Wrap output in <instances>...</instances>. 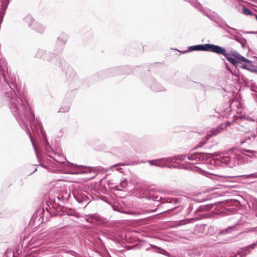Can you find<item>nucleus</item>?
<instances>
[{
	"mask_svg": "<svg viewBox=\"0 0 257 257\" xmlns=\"http://www.w3.org/2000/svg\"><path fill=\"white\" fill-rule=\"evenodd\" d=\"M0 87L3 89V101L21 127L27 131L36 155H62L50 146L41 122L32 110L26 93L16 78L9 75L3 58H0Z\"/></svg>",
	"mask_w": 257,
	"mask_h": 257,
	"instance_id": "obj_1",
	"label": "nucleus"
},
{
	"mask_svg": "<svg viewBox=\"0 0 257 257\" xmlns=\"http://www.w3.org/2000/svg\"><path fill=\"white\" fill-rule=\"evenodd\" d=\"M45 205L37 210L33 215L35 219L42 222H46L53 216H69L76 218L80 217L79 214L74 209L62 206L56 202V199L50 197L45 199Z\"/></svg>",
	"mask_w": 257,
	"mask_h": 257,
	"instance_id": "obj_2",
	"label": "nucleus"
},
{
	"mask_svg": "<svg viewBox=\"0 0 257 257\" xmlns=\"http://www.w3.org/2000/svg\"><path fill=\"white\" fill-rule=\"evenodd\" d=\"M137 197L148 200H152L159 203L157 206L159 209L164 208L162 212H171L178 209L180 212L182 207L179 204L180 199L176 197L165 198L162 197L161 193L154 188H140L137 193Z\"/></svg>",
	"mask_w": 257,
	"mask_h": 257,
	"instance_id": "obj_3",
	"label": "nucleus"
},
{
	"mask_svg": "<svg viewBox=\"0 0 257 257\" xmlns=\"http://www.w3.org/2000/svg\"><path fill=\"white\" fill-rule=\"evenodd\" d=\"M242 155L232 154L229 156L221 157L219 158L211 159L210 161V165L214 167H228L233 168L237 165L248 162L247 157L250 158H257V151L243 149L241 151Z\"/></svg>",
	"mask_w": 257,
	"mask_h": 257,
	"instance_id": "obj_4",
	"label": "nucleus"
},
{
	"mask_svg": "<svg viewBox=\"0 0 257 257\" xmlns=\"http://www.w3.org/2000/svg\"><path fill=\"white\" fill-rule=\"evenodd\" d=\"M197 205L196 202H192L189 204L187 208V213L188 214H190L194 209H195L194 214L196 215V217L184 220H181V221L183 222V224L192 223L195 220L208 218L211 216L210 213L206 212V211L211 209L213 206V204H208L204 205H201L199 207H198Z\"/></svg>",
	"mask_w": 257,
	"mask_h": 257,
	"instance_id": "obj_5",
	"label": "nucleus"
},
{
	"mask_svg": "<svg viewBox=\"0 0 257 257\" xmlns=\"http://www.w3.org/2000/svg\"><path fill=\"white\" fill-rule=\"evenodd\" d=\"M216 153H207L203 152H196L191 153L188 155L181 154L176 156L177 160L183 161L187 157V159L192 161H205L206 163L210 164V160L214 159V157L216 156Z\"/></svg>",
	"mask_w": 257,
	"mask_h": 257,
	"instance_id": "obj_6",
	"label": "nucleus"
},
{
	"mask_svg": "<svg viewBox=\"0 0 257 257\" xmlns=\"http://www.w3.org/2000/svg\"><path fill=\"white\" fill-rule=\"evenodd\" d=\"M69 39V35L62 32L60 33L59 36L57 38L56 42L54 48V51L57 53H62L64 50V47Z\"/></svg>",
	"mask_w": 257,
	"mask_h": 257,
	"instance_id": "obj_7",
	"label": "nucleus"
},
{
	"mask_svg": "<svg viewBox=\"0 0 257 257\" xmlns=\"http://www.w3.org/2000/svg\"><path fill=\"white\" fill-rule=\"evenodd\" d=\"M62 70L65 73L66 80L71 82L77 79V75L74 69L70 65L64 62L61 66Z\"/></svg>",
	"mask_w": 257,
	"mask_h": 257,
	"instance_id": "obj_8",
	"label": "nucleus"
},
{
	"mask_svg": "<svg viewBox=\"0 0 257 257\" xmlns=\"http://www.w3.org/2000/svg\"><path fill=\"white\" fill-rule=\"evenodd\" d=\"M218 45L212 44L193 45L188 47L187 51H202L211 52L215 53Z\"/></svg>",
	"mask_w": 257,
	"mask_h": 257,
	"instance_id": "obj_9",
	"label": "nucleus"
},
{
	"mask_svg": "<svg viewBox=\"0 0 257 257\" xmlns=\"http://www.w3.org/2000/svg\"><path fill=\"white\" fill-rule=\"evenodd\" d=\"M215 53L218 55H222L224 56L225 58L230 63H231L235 68H236V69H238V67L240 64V62L237 60L236 59L230 56V54L227 52L225 48L218 45Z\"/></svg>",
	"mask_w": 257,
	"mask_h": 257,
	"instance_id": "obj_10",
	"label": "nucleus"
},
{
	"mask_svg": "<svg viewBox=\"0 0 257 257\" xmlns=\"http://www.w3.org/2000/svg\"><path fill=\"white\" fill-rule=\"evenodd\" d=\"M126 68H127V66L112 68L107 69L104 71L99 72L98 73V75H100L102 78L114 76L117 74H120V72L125 70Z\"/></svg>",
	"mask_w": 257,
	"mask_h": 257,
	"instance_id": "obj_11",
	"label": "nucleus"
},
{
	"mask_svg": "<svg viewBox=\"0 0 257 257\" xmlns=\"http://www.w3.org/2000/svg\"><path fill=\"white\" fill-rule=\"evenodd\" d=\"M223 30L231 35L230 39H233L238 42H240V40L243 38L242 36L240 34V32H243V31H239L229 26L228 25L227 28Z\"/></svg>",
	"mask_w": 257,
	"mask_h": 257,
	"instance_id": "obj_12",
	"label": "nucleus"
},
{
	"mask_svg": "<svg viewBox=\"0 0 257 257\" xmlns=\"http://www.w3.org/2000/svg\"><path fill=\"white\" fill-rule=\"evenodd\" d=\"M75 199L80 204L86 203L87 204L90 202V197L91 195L86 192H76L73 194Z\"/></svg>",
	"mask_w": 257,
	"mask_h": 257,
	"instance_id": "obj_13",
	"label": "nucleus"
},
{
	"mask_svg": "<svg viewBox=\"0 0 257 257\" xmlns=\"http://www.w3.org/2000/svg\"><path fill=\"white\" fill-rule=\"evenodd\" d=\"M147 85L153 91L160 92L166 91V89L154 79L148 80Z\"/></svg>",
	"mask_w": 257,
	"mask_h": 257,
	"instance_id": "obj_14",
	"label": "nucleus"
},
{
	"mask_svg": "<svg viewBox=\"0 0 257 257\" xmlns=\"http://www.w3.org/2000/svg\"><path fill=\"white\" fill-rule=\"evenodd\" d=\"M257 247V240L250 245L241 248L238 251V254L240 257H245L247 254Z\"/></svg>",
	"mask_w": 257,
	"mask_h": 257,
	"instance_id": "obj_15",
	"label": "nucleus"
},
{
	"mask_svg": "<svg viewBox=\"0 0 257 257\" xmlns=\"http://www.w3.org/2000/svg\"><path fill=\"white\" fill-rule=\"evenodd\" d=\"M152 249L154 252L161 254H163L168 257H172V255L164 249L153 244H150L149 247L147 248V250Z\"/></svg>",
	"mask_w": 257,
	"mask_h": 257,
	"instance_id": "obj_16",
	"label": "nucleus"
},
{
	"mask_svg": "<svg viewBox=\"0 0 257 257\" xmlns=\"http://www.w3.org/2000/svg\"><path fill=\"white\" fill-rule=\"evenodd\" d=\"M186 169H189L191 170H194L196 172H198L200 173V174L206 176L207 177H209L208 175H215L214 173L212 172H208L206 170H205L204 169H202L199 167L195 166L194 165H192L191 164L189 165V166L186 167Z\"/></svg>",
	"mask_w": 257,
	"mask_h": 257,
	"instance_id": "obj_17",
	"label": "nucleus"
},
{
	"mask_svg": "<svg viewBox=\"0 0 257 257\" xmlns=\"http://www.w3.org/2000/svg\"><path fill=\"white\" fill-rule=\"evenodd\" d=\"M60 53H57L54 51L53 52L47 51L44 60L49 62L53 63L55 60L57 59L58 55Z\"/></svg>",
	"mask_w": 257,
	"mask_h": 257,
	"instance_id": "obj_18",
	"label": "nucleus"
},
{
	"mask_svg": "<svg viewBox=\"0 0 257 257\" xmlns=\"http://www.w3.org/2000/svg\"><path fill=\"white\" fill-rule=\"evenodd\" d=\"M31 29L41 34L43 33L45 31V27L37 21L34 23Z\"/></svg>",
	"mask_w": 257,
	"mask_h": 257,
	"instance_id": "obj_19",
	"label": "nucleus"
},
{
	"mask_svg": "<svg viewBox=\"0 0 257 257\" xmlns=\"http://www.w3.org/2000/svg\"><path fill=\"white\" fill-rule=\"evenodd\" d=\"M60 237V233L51 232L49 233L48 238L50 242H58V239Z\"/></svg>",
	"mask_w": 257,
	"mask_h": 257,
	"instance_id": "obj_20",
	"label": "nucleus"
},
{
	"mask_svg": "<svg viewBox=\"0 0 257 257\" xmlns=\"http://www.w3.org/2000/svg\"><path fill=\"white\" fill-rule=\"evenodd\" d=\"M24 22L27 24L29 28H32L34 23L36 22L35 19L31 15H27L24 19Z\"/></svg>",
	"mask_w": 257,
	"mask_h": 257,
	"instance_id": "obj_21",
	"label": "nucleus"
},
{
	"mask_svg": "<svg viewBox=\"0 0 257 257\" xmlns=\"http://www.w3.org/2000/svg\"><path fill=\"white\" fill-rule=\"evenodd\" d=\"M47 51L42 49H38L35 55V57L40 59L45 60Z\"/></svg>",
	"mask_w": 257,
	"mask_h": 257,
	"instance_id": "obj_22",
	"label": "nucleus"
},
{
	"mask_svg": "<svg viewBox=\"0 0 257 257\" xmlns=\"http://www.w3.org/2000/svg\"><path fill=\"white\" fill-rule=\"evenodd\" d=\"M233 75L238 78L239 80H242V81L245 82L246 78L240 73L238 69L235 68L234 70H231L230 72Z\"/></svg>",
	"mask_w": 257,
	"mask_h": 257,
	"instance_id": "obj_23",
	"label": "nucleus"
},
{
	"mask_svg": "<svg viewBox=\"0 0 257 257\" xmlns=\"http://www.w3.org/2000/svg\"><path fill=\"white\" fill-rule=\"evenodd\" d=\"M159 161H161V163H162L163 164V165H165V164H167L168 163L176 162L177 161V159H176V156H173V157H167V158H162V159H160L159 160Z\"/></svg>",
	"mask_w": 257,
	"mask_h": 257,
	"instance_id": "obj_24",
	"label": "nucleus"
},
{
	"mask_svg": "<svg viewBox=\"0 0 257 257\" xmlns=\"http://www.w3.org/2000/svg\"><path fill=\"white\" fill-rule=\"evenodd\" d=\"M238 177H241L243 179L250 178H257V173L249 174H247V175H240V176H231V177H228V178L230 179H236Z\"/></svg>",
	"mask_w": 257,
	"mask_h": 257,
	"instance_id": "obj_25",
	"label": "nucleus"
},
{
	"mask_svg": "<svg viewBox=\"0 0 257 257\" xmlns=\"http://www.w3.org/2000/svg\"><path fill=\"white\" fill-rule=\"evenodd\" d=\"M225 125L224 123H222L218 126L216 128L212 129L211 133L212 136H215L220 133V130H224L225 128Z\"/></svg>",
	"mask_w": 257,
	"mask_h": 257,
	"instance_id": "obj_26",
	"label": "nucleus"
},
{
	"mask_svg": "<svg viewBox=\"0 0 257 257\" xmlns=\"http://www.w3.org/2000/svg\"><path fill=\"white\" fill-rule=\"evenodd\" d=\"M246 63L247 64V70L257 73V67L253 64V62L249 60V62Z\"/></svg>",
	"mask_w": 257,
	"mask_h": 257,
	"instance_id": "obj_27",
	"label": "nucleus"
},
{
	"mask_svg": "<svg viewBox=\"0 0 257 257\" xmlns=\"http://www.w3.org/2000/svg\"><path fill=\"white\" fill-rule=\"evenodd\" d=\"M69 196L70 194H67V193H65L63 195H59L57 197V199L58 200L64 203L67 202Z\"/></svg>",
	"mask_w": 257,
	"mask_h": 257,
	"instance_id": "obj_28",
	"label": "nucleus"
},
{
	"mask_svg": "<svg viewBox=\"0 0 257 257\" xmlns=\"http://www.w3.org/2000/svg\"><path fill=\"white\" fill-rule=\"evenodd\" d=\"M234 228V226H229L227 228L222 229L221 230H220L218 234L219 235H223V234H226L227 233H230L231 231H232Z\"/></svg>",
	"mask_w": 257,
	"mask_h": 257,
	"instance_id": "obj_29",
	"label": "nucleus"
},
{
	"mask_svg": "<svg viewBox=\"0 0 257 257\" xmlns=\"http://www.w3.org/2000/svg\"><path fill=\"white\" fill-rule=\"evenodd\" d=\"M211 137V135H208L207 136L204 137L201 141L199 142L197 148L202 147L204 144H205L206 142L208 140V139Z\"/></svg>",
	"mask_w": 257,
	"mask_h": 257,
	"instance_id": "obj_30",
	"label": "nucleus"
},
{
	"mask_svg": "<svg viewBox=\"0 0 257 257\" xmlns=\"http://www.w3.org/2000/svg\"><path fill=\"white\" fill-rule=\"evenodd\" d=\"M127 185V181L126 179H124L122 181H121L120 183L119 186L123 188H125L126 187ZM119 186L117 185L115 186L114 188L115 190H120V189L118 188Z\"/></svg>",
	"mask_w": 257,
	"mask_h": 257,
	"instance_id": "obj_31",
	"label": "nucleus"
},
{
	"mask_svg": "<svg viewBox=\"0 0 257 257\" xmlns=\"http://www.w3.org/2000/svg\"><path fill=\"white\" fill-rule=\"evenodd\" d=\"M242 12L247 16H253L254 13L247 7L243 6L242 8Z\"/></svg>",
	"mask_w": 257,
	"mask_h": 257,
	"instance_id": "obj_32",
	"label": "nucleus"
},
{
	"mask_svg": "<svg viewBox=\"0 0 257 257\" xmlns=\"http://www.w3.org/2000/svg\"><path fill=\"white\" fill-rule=\"evenodd\" d=\"M69 109H70L69 105H65V106L61 107L59 108L58 112H62V113L67 112L69 111Z\"/></svg>",
	"mask_w": 257,
	"mask_h": 257,
	"instance_id": "obj_33",
	"label": "nucleus"
},
{
	"mask_svg": "<svg viewBox=\"0 0 257 257\" xmlns=\"http://www.w3.org/2000/svg\"><path fill=\"white\" fill-rule=\"evenodd\" d=\"M148 162H149L151 165H155L157 166H160L161 167H164L165 166H166V165H164L157 164V163L161 162V161H160L159 160L149 161Z\"/></svg>",
	"mask_w": 257,
	"mask_h": 257,
	"instance_id": "obj_34",
	"label": "nucleus"
},
{
	"mask_svg": "<svg viewBox=\"0 0 257 257\" xmlns=\"http://www.w3.org/2000/svg\"><path fill=\"white\" fill-rule=\"evenodd\" d=\"M237 60L239 61V62L242 63V62H249V60L248 59H246L244 57L241 56L240 54L238 55L237 58H236Z\"/></svg>",
	"mask_w": 257,
	"mask_h": 257,
	"instance_id": "obj_35",
	"label": "nucleus"
},
{
	"mask_svg": "<svg viewBox=\"0 0 257 257\" xmlns=\"http://www.w3.org/2000/svg\"><path fill=\"white\" fill-rule=\"evenodd\" d=\"M95 222H99L100 220V217L97 214H92L89 215Z\"/></svg>",
	"mask_w": 257,
	"mask_h": 257,
	"instance_id": "obj_36",
	"label": "nucleus"
},
{
	"mask_svg": "<svg viewBox=\"0 0 257 257\" xmlns=\"http://www.w3.org/2000/svg\"><path fill=\"white\" fill-rule=\"evenodd\" d=\"M231 111H232V109L230 107V104H227V107L224 109L221 110V112H226L228 115L230 114V112Z\"/></svg>",
	"mask_w": 257,
	"mask_h": 257,
	"instance_id": "obj_37",
	"label": "nucleus"
},
{
	"mask_svg": "<svg viewBox=\"0 0 257 257\" xmlns=\"http://www.w3.org/2000/svg\"><path fill=\"white\" fill-rule=\"evenodd\" d=\"M255 137V135L254 134H251L250 135H245L244 136L243 140L244 141L243 143L246 142L248 140H250L251 138L254 139Z\"/></svg>",
	"mask_w": 257,
	"mask_h": 257,
	"instance_id": "obj_38",
	"label": "nucleus"
},
{
	"mask_svg": "<svg viewBox=\"0 0 257 257\" xmlns=\"http://www.w3.org/2000/svg\"><path fill=\"white\" fill-rule=\"evenodd\" d=\"M239 43L241 44V47L243 48H245L246 47L247 42L246 39H245L243 37L240 40V41L239 42Z\"/></svg>",
	"mask_w": 257,
	"mask_h": 257,
	"instance_id": "obj_39",
	"label": "nucleus"
},
{
	"mask_svg": "<svg viewBox=\"0 0 257 257\" xmlns=\"http://www.w3.org/2000/svg\"><path fill=\"white\" fill-rule=\"evenodd\" d=\"M229 54H230V56H232L234 57L235 59L237 58L238 55L239 54L237 52L234 50L230 51Z\"/></svg>",
	"mask_w": 257,
	"mask_h": 257,
	"instance_id": "obj_40",
	"label": "nucleus"
},
{
	"mask_svg": "<svg viewBox=\"0 0 257 257\" xmlns=\"http://www.w3.org/2000/svg\"><path fill=\"white\" fill-rule=\"evenodd\" d=\"M111 169H115L116 171L118 172H121L122 169L119 167V166L118 164H115L110 167Z\"/></svg>",
	"mask_w": 257,
	"mask_h": 257,
	"instance_id": "obj_41",
	"label": "nucleus"
},
{
	"mask_svg": "<svg viewBox=\"0 0 257 257\" xmlns=\"http://www.w3.org/2000/svg\"><path fill=\"white\" fill-rule=\"evenodd\" d=\"M239 204V202L236 200H231L229 202V204L230 205H235L237 206Z\"/></svg>",
	"mask_w": 257,
	"mask_h": 257,
	"instance_id": "obj_42",
	"label": "nucleus"
},
{
	"mask_svg": "<svg viewBox=\"0 0 257 257\" xmlns=\"http://www.w3.org/2000/svg\"><path fill=\"white\" fill-rule=\"evenodd\" d=\"M238 68H241V69L247 70V63H245L243 64L242 63L240 62V64L239 65Z\"/></svg>",
	"mask_w": 257,
	"mask_h": 257,
	"instance_id": "obj_43",
	"label": "nucleus"
},
{
	"mask_svg": "<svg viewBox=\"0 0 257 257\" xmlns=\"http://www.w3.org/2000/svg\"><path fill=\"white\" fill-rule=\"evenodd\" d=\"M86 221L88 222L91 223H94L95 222L93 221V220L90 217V216L88 215L86 217Z\"/></svg>",
	"mask_w": 257,
	"mask_h": 257,
	"instance_id": "obj_44",
	"label": "nucleus"
},
{
	"mask_svg": "<svg viewBox=\"0 0 257 257\" xmlns=\"http://www.w3.org/2000/svg\"><path fill=\"white\" fill-rule=\"evenodd\" d=\"M225 68L226 69L229 71V72H230V71L231 70V68H230L229 65L226 63V62H225Z\"/></svg>",
	"mask_w": 257,
	"mask_h": 257,
	"instance_id": "obj_45",
	"label": "nucleus"
},
{
	"mask_svg": "<svg viewBox=\"0 0 257 257\" xmlns=\"http://www.w3.org/2000/svg\"><path fill=\"white\" fill-rule=\"evenodd\" d=\"M175 50H176V51H178V52H179L181 54H186L188 52H189V51H187V50H185V51H180V50H178V49H174Z\"/></svg>",
	"mask_w": 257,
	"mask_h": 257,
	"instance_id": "obj_46",
	"label": "nucleus"
},
{
	"mask_svg": "<svg viewBox=\"0 0 257 257\" xmlns=\"http://www.w3.org/2000/svg\"><path fill=\"white\" fill-rule=\"evenodd\" d=\"M224 123L225 125V127L226 128L228 126L230 125L231 123L229 121H227L225 122H224Z\"/></svg>",
	"mask_w": 257,
	"mask_h": 257,
	"instance_id": "obj_47",
	"label": "nucleus"
},
{
	"mask_svg": "<svg viewBox=\"0 0 257 257\" xmlns=\"http://www.w3.org/2000/svg\"><path fill=\"white\" fill-rule=\"evenodd\" d=\"M169 168H178V167L177 165H169L168 166Z\"/></svg>",
	"mask_w": 257,
	"mask_h": 257,
	"instance_id": "obj_48",
	"label": "nucleus"
},
{
	"mask_svg": "<svg viewBox=\"0 0 257 257\" xmlns=\"http://www.w3.org/2000/svg\"><path fill=\"white\" fill-rule=\"evenodd\" d=\"M9 253H11V250H9V249H7L6 252H5V255L6 256V257H8V254Z\"/></svg>",
	"mask_w": 257,
	"mask_h": 257,
	"instance_id": "obj_49",
	"label": "nucleus"
},
{
	"mask_svg": "<svg viewBox=\"0 0 257 257\" xmlns=\"http://www.w3.org/2000/svg\"><path fill=\"white\" fill-rule=\"evenodd\" d=\"M245 33L257 34V31H256V32H253V31L246 32H245Z\"/></svg>",
	"mask_w": 257,
	"mask_h": 257,
	"instance_id": "obj_50",
	"label": "nucleus"
},
{
	"mask_svg": "<svg viewBox=\"0 0 257 257\" xmlns=\"http://www.w3.org/2000/svg\"><path fill=\"white\" fill-rule=\"evenodd\" d=\"M119 166H125L126 165V164H125V163H119V164H117Z\"/></svg>",
	"mask_w": 257,
	"mask_h": 257,
	"instance_id": "obj_51",
	"label": "nucleus"
},
{
	"mask_svg": "<svg viewBox=\"0 0 257 257\" xmlns=\"http://www.w3.org/2000/svg\"><path fill=\"white\" fill-rule=\"evenodd\" d=\"M247 120H250V121H254V119H253L251 118H250V117H248L247 118Z\"/></svg>",
	"mask_w": 257,
	"mask_h": 257,
	"instance_id": "obj_52",
	"label": "nucleus"
},
{
	"mask_svg": "<svg viewBox=\"0 0 257 257\" xmlns=\"http://www.w3.org/2000/svg\"><path fill=\"white\" fill-rule=\"evenodd\" d=\"M37 171V169L36 168L34 169V170L33 171V172H32L31 173H30V175H31V174H33V173H34V172H36Z\"/></svg>",
	"mask_w": 257,
	"mask_h": 257,
	"instance_id": "obj_53",
	"label": "nucleus"
},
{
	"mask_svg": "<svg viewBox=\"0 0 257 257\" xmlns=\"http://www.w3.org/2000/svg\"><path fill=\"white\" fill-rule=\"evenodd\" d=\"M253 16L255 17L256 20H257V15L256 14H254Z\"/></svg>",
	"mask_w": 257,
	"mask_h": 257,
	"instance_id": "obj_54",
	"label": "nucleus"
},
{
	"mask_svg": "<svg viewBox=\"0 0 257 257\" xmlns=\"http://www.w3.org/2000/svg\"><path fill=\"white\" fill-rule=\"evenodd\" d=\"M12 257H15L14 255V253H13Z\"/></svg>",
	"mask_w": 257,
	"mask_h": 257,
	"instance_id": "obj_55",
	"label": "nucleus"
},
{
	"mask_svg": "<svg viewBox=\"0 0 257 257\" xmlns=\"http://www.w3.org/2000/svg\"><path fill=\"white\" fill-rule=\"evenodd\" d=\"M52 257H58L57 255H53Z\"/></svg>",
	"mask_w": 257,
	"mask_h": 257,
	"instance_id": "obj_56",
	"label": "nucleus"
},
{
	"mask_svg": "<svg viewBox=\"0 0 257 257\" xmlns=\"http://www.w3.org/2000/svg\"><path fill=\"white\" fill-rule=\"evenodd\" d=\"M234 117H236V118H237V116H235V115H234Z\"/></svg>",
	"mask_w": 257,
	"mask_h": 257,
	"instance_id": "obj_57",
	"label": "nucleus"
},
{
	"mask_svg": "<svg viewBox=\"0 0 257 257\" xmlns=\"http://www.w3.org/2000/svg\"><path fill=\"white\" fill-rule=\"evenodd\" d=\"M98 239L100 240H101L100 237H99Z\"/></svg>",
	"mask_w": 257,
	"mask_h": 257,
	"instance_id": "obj_58",
	"label": "nucleus"
},
{
	"mask_svg": "<svg viewBox=\"0 0 257 257\" xmlns=\"http://www.w3.org/2000/svg\"><path fill=\"white\" fill-rule=\"evenodd\" d=\"M235 120V119H233V120L232 121L233 122H234V121Z\"/></svg>",
	"mask_w": 257,
	"mask_h": 257,
	"instance_id": "obj_59",
	"label": "nucleus"
}]
</instances>
